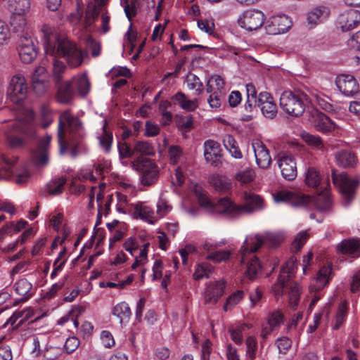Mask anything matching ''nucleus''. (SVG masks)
I'll use <instances>...</instances> for the list:
<instances>
[{
  "mask_svg": "<svg viewBox=\"0 0 360 360\" xmlns=\"http://www.w3.org/2000/svg\"><path fill=\"white\" fill-rule=\"evenodd\" d=\"M305 181L310 187H317L319 185V175L314 168H309L307 170Z\"/></svg>",
  "mask_w": 360,
  "mask_h": 360,
  "instance_id": "obj_46",
  "label": "nucleus"
},
{
  "mask_svg": "<svg viewBox=\"0 0 360 360\" xmlns=\"http://www.w3.org/2000/svg\"><path fill=\"white\" fill-rule=\"evenodd\" d=\"M204 157L207 162L214 167L221 165L220 144L213 140H207L204 143Z\"/></svg>",
  "mask_w": 360,
  "mask_h": 360,
  "instance_id": "obj_16",
  "label": "nucleus"
},
{
  "mask_svg": "<svg viewBox=\"0 0 360 360\" xmlns=\"http://www.w3.org/2000/svg\"><path fill=\"white\" fill-rule=\"evenodd\" d=\"M335 83L338 89L345 96H353L359 91V84L351 75L338 76Z\"/></svg>",
  "mask_w": 360,
  "mask_h": 360,
  "instance_id": "obj_17",
  "label": "nucleus"
},
{
  "mask_svg": "<svg viewBox=\"0 0 360 360\" xmlns=\"http://www.w3.org/2000/svg\"><path fill=\"white\" fill-rule=\"evenodd\" d=\"M186 82L190 89H195L198 95L202 92L203 84L195 75L192 73L188 74L186 78Z\"/></svg>",
  "mask_w": 360,
  "mask_h": 360,
  "instance_id": "obj_41",
  "label": "nucleus"
},
{
  "mask_svg": "<svg viewBox=\"0 0 360 360\" xmlns=\"http://www.w3.org/2000/svg\"><path fill=\"white\" fill-rule=\"evenodd\" d=\"M360 23V12L350 9L341 13L338 18V24L342 32H349Z\"/></svg>",
  "mask_w": 360,
  "mask_h": 360,
  "instance_id": "obj_15",
  "label": "nucleus"
},
{
  "mask_svg": "<svg viewBox=\"0 0 360 360\" xmlns=\"http://www.w3.org/2000/svg\"><path fill=\"white\" fill-rule=\"evenodd\" d=\"M283 322V314L279 311L273 312L268 319V324L273 327H277Z\"/></svg>",
  "mask_w": 360,
  "mask_h": 360,
  "instance_id": "obj_64",
  "label": "nucleus"
},
{
  "mask_svg": "<svg viewBox=\"0 0 360 360\" xmlns=\"http://www.w3.org/2000/svg\"><path fill=\"white\" fill-rule=\"evenodd\" d=\"M262 266L257 257H254L250 261L247 263L246 270L245 272V277L250 281H254L259 272H261Z\"/></svg>",
  "mask_w": 360,
  "mask_h": 360,
  "instance_id": "obj_33",
  "label": "nucleus"
},
{
  "mask_svg": "<svg viewBox=\"0 0 360 360\" xmlns=\"http://www.w3.org/2000/svg\"><path fill=\"white\" fill-rule=\"evenodd\" d=\"M8 4L13 15H24L30 7L29 0H8Z\"/></svg>",
  "mask_w": 360,
  "mask_h": 360,
  "instance_id": "obj_32",
  "label": "nucleus"
},
{
  "mask_svg": "<svg viewBox=\"0 0 360 360\" xmlns=\"http://www.w3.org/2000/svg\"><path fill=\"white\" fill-rule=\"evenodd\" d=\"M11 38V32L6 22L0 20V46L7 44Z\"/></svg>",
  "mask_w": 360,
  "mask_h": 360,
  "instance_id": "obj_48",
  "label": "nucleus"
},
{
  "mask_svg": "<svg viewBox=\"0 0 360 360\" xmlns=\"http://www.w3.org/2000/svg\"><path fill=\"white\" fill-rule=\"evenodd\" d=\"M51 136L46 134L39 139L36 151L33 154L35 162L39 165H44L49 161V148L51 141Z\"/></svg>",
  "mask_w": 360,
  "mask_h": 360,
  "instance_id": "obj_21",
  "label": "nucleus"
},
{
  "mask_svg": "<svg viewBox=\"0 0 360 360\" xmlns=\"http://www.w3.org/2000/svg\"><path fill=\"white\" fill-rule=\"evenodd\" d=\"M211 271L212 267L208 264H198V267L193 274V278L195 280H200L205 276L208 278L209 276L207 271Z\"/></svg>",
  "mask_w": 360,
  "mask_h": 360,
  "instance_id": "obj_57",
  "label": "nucleus"
},
{
  "mask_svg": "<svg viewBox=\"0 0 360 360\" xmlns=\"http://www.w3.org/2000/svg\"><path fill=\"white\" fill-rule=\"evenodd\" d=\"M225 289V282L218 281L207 286L205 292V304H215L219 299L224 295Z\"/></svg>",
  "mask_w": 360,
  "mask_h": 360,
  "instance_id": "obj_22",
  "label": "nucleus"
},
{
  "mask_svg": "<svg viewBox=\"0 0 360 360\" xmlns=\"http://www.w3.org/2000/svg\"><path fill=\"white\" fill-rule=\"evenodd\" d=\"M265 20V15L261 11L249 9L245 11L238 19V25L248 31L260 28Z\"/></svg>",
  "mask_w": 360,
  "mask_h": 360,
  "instance_id": "obj_9",
  "label": "nucleus"
},
{
  "mask_svg": "<svg viewBox=\"0 0 360 360\" xmlns=\"http://www.w3.org/2000/svg\"><path fill=\"white\" fill-rule=\"evenodd\" d=\"M17 49L20 60L25 64L32 63L37 56V48L27 33L20 36Z\"/></svg>",
  "mask_w": 360,
  "mask_h": 360,
  "instance_id": "obj_10",
  "label": "nucleus"
},
{
  "mask_svg": "<svg viewBox=\"0 0 360 360\" xmlns=\"http://www.w3.org/2000/svg\"><path fill=\"white\" fill-rule=\"evenodd\" d=\"M103 129L102 135L98 136L99 144L106 152H109L112 143V134L111 132L106 131L105 126L103 127Z\"/></svg>",
  "mask_w": 360,
  "mask_h": 360,
  "instance_id": "obj_44",
  "label": "nucleus"
},
{
  "mask_svg": "<svg viewBox=\"0 0 360 360\" xmlns=\"http://www.w3.org/2000/svg\"><path fill=\"white\" fill-rule=\"evenodd\" d=\"M278 165L284 179L288 181H292L296 178V162L291 155L286 153L279 154Z\"/></svg>",
  "mask_w": 360,
  "mask_h": 360,
  "instance_id": "obj_13",
  "label": "nucleus"
},
{
  "mask_svg": "<svg viewBox=\"0 0 360 360\" xmlns=\"http://www.w3.org/2000/svg\"><path fill=\"white\" fill-rule=\"evenodd\" d=\"M132 167L141 173V181L144 186L153 184L158 179V169L153 160L148 158H138L131 162Z\"/></svg>",
  "mask_w": 360,
  "mask_h": 360,
  "instance_id": "obj_6",
  "label": "nucleus"
},
{
  "mask_svg": "<svg viewBox=\"0 0 360 360\" xmlns=\"http://www.w3.org/2000/svg\"><path fill=\"white\" fill-rule=\"evenodd\" d=\"M209 183L219 192H226L231 187L230 180L226 176L219 174L211 176L209 178Z\"/></svg>",
  "mask_w": 360,
  "mask_h": 360,
  "instance_id": "obj_30",
  "label": "nucleus"
},
{
  "mask_svg": "<svg viewBox=\"0 0 360 360\" xmlns=\"http://www.w3.org/2000/svg\"><path fill=\"white\" fill-rule=\"evenodd\" d=\"M274 200L276 202H288L293 207L305 206L309 202V197L296 194L289 191H280L274 195Z\"/></svg>",
  "mask_w": 360,
  "mask_h": 360,
  "instance_id": "obj_14",
  "label": "nucleus"
},
{
  "mask_svg": "<svg viewBox=\"0 0 360 360\" xmlns=\"http://www.w3.org/2000/svg\"><path fill=\"white\" fill-rule=\"evenodd\" d=\"M66 183L65 177L52 179L47 184V189L49 195H57L62 193L64 185Z\"/></svg>",
  "mask_w": 360,
  "mask_h": 360,
  "instance_id": "obj_38",
  "label": "nucleus"
},
{
  "mask_svg": "<svg viewBox=\"0 0 360 360\" xmlns=\"http://www.w3.org/2000/svg\"><path fill=\"white\" fill-rule=\"evenodd\" d=\"M194 194L198 199L199 205L207 209L208 211L221 214L226 217V214L221 212L218 210L217 207L221 200V198L217 201L216 204H214L207 196L206 193L202 190V187L196 185L193 190Z\"/></svg>",
  "mask_w": 360,
  "mask_h": 360,
  "instance_id": "obj_23",
  "label": "nucleus"
},
{
  "mask_svg": "<svg viewBox=\"0 0 360 360\" xmlns=\"http://www.w3.org/2000/svg\"><path fill=\"white\" fill-rule=\"evenodd\" d=\"M247 351L246 354L251 360H254L256 356V350L257 344L255 338L250 336L246 340Z\"/></svg>",
  "mask_w": 360,
  "mask_h": 360,
  "instance_id": "obj_54",
  "label": "nucleus"
},
{
  "mask_svg": "<svg viewBox=\"0 0 360 360\" xmlns=\"http://www.w3.org/2000/svg\"><path fill=\"white\" fill-rule=\"evenodd\" d=\"M244 292L242 290H238L236 292L230 295L224 306V311H227L229 309L232 308L236 305L240 300L243 297Z\"/></svg>",
  "mask_w": 360,
  "mask_h": 360,
  "instance_id": "obj_47",
  "label": "nucleus"
},
{
  "mask_svg": "<svg viewBox=\"0 0 360 360\" xmlns=\"http://www.w3.org/2000/svg\"><path fill=\"white\" fill-rule=\"evenodd\" d=\"M296 262V258L291 257L282 266L278 278V282L273 287L276 296L282 295L283 288L288 287L290 277L294 273Z\"/></svg>",
  "mask_w": 360,
  "mask_h": 360,
  "instance_id": "obj_11",
  "label": "nucleus"
},
{
  "mask_svg": "<svg viewBox=\"0 0 360 360\" xmlns=\"http://www.w3.org/2000/svg\"><path fill=\"white\" fill-rule=\"evenodd\" d=\"M257 164L260 168L266 169L271 162L269 150L260 141L256 140L252 143Z\"/></svg>",
  "mask_w": 360,
  "mask_h": 360,
  "instance_id": "obj_19",
  "label": "nucleus"
},
{
  "mask_svg": "<svg viewBox=\"0 0 360 360\" xmlns=\"http://www.w3.org/2000/svg\"><path fill=\"white\" fill-rule=\"evenodd\" d=\"M57 136L60 155L65 154L68 146L70 147V155L73 158L88 151L84 143L83 124L69 110L63 112L59 117Z\"/></svg>",
  "mask_w": 360,
  "mask_h": 360,
  "instance_id": "obj_1",
  "label": "nucleus"
},
{
  "mask_svg": "<svg viewBox=\"0 0 360 360\" xmlns=\"http://www.w3.org/2000/svg\"><path fill=\"white\" fill-rule=\"evenodd\" d=\"M86 44L93 57H97L100 55L101 45L98 42L93 38L89 37L86 41Z\"/></svg>",
  "mask_w": 360,
  "mask_h": 360,
  "instance_id": "obj_60",
  "label": "nucleus"
},
{
  "mask_svg": "<svg viewBox=\"0 0 360 360\" xmlns=\"http://www.w3.org/2000/svg\"><path fill=\"white\" fill-rule=\"evenodd\" d=\"M27 93V85L25 77L21 74L14 75L8 85L7 96L13 103L19 104Z\"/></svg>",
  "mask_w": 360,
  "mask_h": 360,
  "instance_id": "obj_8",
  "label": "nucleus"
},
{
  "mask_svg": "<svg viewBox=\"0 0 360 360\" xmlns=\"http://www.w3.org/2000/svg\"><path fill=\"white\" fill-rule=\"evenodd\" d=\"M118 150L120 158H129L134 154V148L131 149V146L124 141L118 143Z\"/></svg>",
  "mask_w": 360,
  "mask_h": 360,
  "instance_id": "obj_50",
  "label": "nucleus"
},
{
  "mask_svg": "<svg viewBox=\"0 0 360 360\" xmlns=\"http://www.w3.org/2000/svg\"><path fill=\"white\" fill-rule=\"evenodd\" d=\"M42 32L46 54L65 58L72 68H77L82 63V52L70 40L59 37L46 25L43 27Z\"/></svg>",
  "mask_w": 360,
  "mask_h": 360,
  "instance_id": "obj_2",
  "label": "nucleus"
},
{
  "mask_svg": "<svg viewBox=\"0 0 360 360\" xmlns=\"http://www.w3.org/2000/svg\"><path fill=\"white\" fill-rule=\"evenodd\" d=\"M331 274L332 267L330 265L322 266L309 287L311 290L316 292L322 290L329 283Z\"/></svg>",
  "mask_w": 360,
  "mask_h": 360,
  "instance_id": "obj_25",
  "label": "nucleus"
},
{
  "mask_svg": "<svg viewBox=\"0 0 360 360\" xmlns=\"http://www.w3.org/2000/svg\"><path fill=\"white\" fill-rule=\"evenodd\" d=\"M314 124L317 130L328 131L333 129V123L327 115L322 112H318L314 118Z\"/></svg>",
  "mask_w": 360,
  "mask_h": 360,
  "instance_id": "obj_35",
  "label": "nucleus"
},
{
  "mask_svg": "<svg viewBox=\"0 0 360 360\" xmlns=\"http://www.w3.org/2000/svg\"><path fill=\"white\" fill-rule=\"evenodd\" d=\"M32 288V284L26 278L20 279L15 284V290L19 295L22 296V301H26L31 297L30 292Z\"/></svg>",
  "mask_w": 360,
  "mask_h": 360,
  "instance_id": "obj_37",
  "label": "nucleus"
},
{
  "mask_svg": "<svg viewBox=\"0 0 360 360\" xmlns=\"http://www.w3.org/2000/svg\"><path fill=\"white\" fill-rule=\"evenodd\" d=\"M13 129L6 132L9 146L13 148H20L27 143V139H34L36 134L35 127L30 122H15Z\"/></svg>",
  "mask_w": 360,
  "mask_h": 360,
  "instance_id": "obj_4",
  "label": "nucleus"
},
{
  "mask_svg": "<svg viewBox=\"0 0 360 360\" xmlns=\"http://www.w3.org/2000/svg\"><path fill=\"white\" fill-rule=\"evenodd\" d=\"M112 314L120 319V323L122 324L123 321L129 319L131 312L128 304L122 302L113 307Z\"/></svg>",
  "mask_w": 360,
  "mask_h": 360,
  "instance_id": "obj_34",
  "label": "nucleus"
},
{
  "mask_svg": "<svg viewBox=\"0 0 360 360\" xmlns=\"http://www.w3.org/2000/svg\"><path fill=\"white\" fill-rule=\"evenodd\" d=\"M323 13V10L321 7H317L311 10L307 15L308 23L312 26L318 24Z\"/></svg>",
  "mask_w": 360,
  "mask_h": 360,
  "instance_id": "obj_52",
  "label": "nucleus"
},
{
  "mask_svg": "<svg viewBox=\"0 0 360 360\" xmlns=\"http://www.w3.org/2000/svg\"><path fill=\"white\" fill-rule=\"evenodd\" d=\"M11 24L16 32H23L24 28L26 26V20L23 17V15H14Z\"/></svg>",
  "mask_w": 360,
  "mask_h": 360,
  "instance_id": "obj_59",
  "label": "nucleus"
},
{
  "mask_svg": "<svg viewBox=\"0 0 360 360\" xmlns=\"http://www.w3.org/2000/svg\"><path fill=\"white\" fill-rule=\"evenodd\" d=\"M291 27V21L285 15L271 17L265 24L268 34H278L287 32Z\"/></svg>",
  "mask_w": 360,
  "mask_h": 360,
  "instance_id": "obj_12",
  "label": "nucleus"
},
{
  "mask_svg": "<svg viewBox=\"0 0 360 360\" xmlns=\"http://www.w3.org/2000/svg\"><path fill=\"white\" fill-rule=\"evenodd\" d=\"M230 255L231 252L229 250L214 251L207 256V259L215 262H220L229 259Z\"/></svg>",
  "mask_w": 360,
  "mask_h": 360,
  "instance_id": "obj_49",
  "label": "nucleus"
},
{
  "mask_svg": "<svg viewBox=\"0 0 360 360\" xmlns=\"http://www.w3.org/2000/svg\"><path fill=\"white\" fill-rule=\"evenodd\" d=\"M75 94V91L70 80L58 84L57 100L59 103L63 104L70 103L73 99Z\"/></svg>",
  "mask_w": 360,
  "mask_h": 360,
  "instance_id": "obj_27",
  "label": "nucleus"
},
{
  "mask_svg": "<svg viewBox=\"0 0 360 360\" xmlns=\"http://www.w3.org/2000/svg\"><path fill=\"white\" fill-rule=\"evenodd\" d=\"M65 69V65L61 61L54 60L53 67V75L54 80L56 83H59L61 80V75Z\"/></svg>",
  "mask_w": 360,
  "mask_h": 360,
  "instance_id": "obj_55",
  "label": "nucleus"
},
{
  "mask_svg": "<svg viewBox=\"0 0 360 360\" xmlns=\"http://www.w3.org/2000/svg\"><path fill=\"white\" fill-rule=\"evenodd\" d=\"M244 330V326H238L236 328H230L229 332L231 338L233 342L239 344L242 342V332Z\"/></svg>",
  "mask_w": 360,
  "mask_h": 360,
  "instance_id": "obj_63",
  "label": "nucleus"
},
{
  "mask_svg": "<svg viewBox=\"0 0 360 360\" xmlns=\"http://www.w3.org/2000/svg\"><path fill=\"white\" fill-rule=\"evenodd\" d=\"M303 139L309 146L314 147L316 149L321 151L325 150L323 142L319 136L306 134L303 136Z\"/></svg>",
  "mask_w": 360,
  "mask_h": 360,
  "instance_id": "obj_42",
  "label": "nucleus"
},
{
  "mask_svg": "<svg viewBox=\"0 0 360 360\" xmlns=\"http://www.w3.org/2000/svg\"><path fill=\"white\" fill-rule=\"evenodd\" d=\"M308 238L309 235L307 231L299 233L292 243L291 250L294 252L300 251Z\"/></svg>",
  "mask_w": 360,
  "mask_h": 360,
  "instance_id": "obj_43",
  "label": "nucleus"
},
{
  "mask_svg": "<svg viewBox=\"0 0 360 360\" xmlns=\"http://www.w3.org/2000/svg\"><path fill=\"white\" fill-rule=\"evenodd\" d=\"M176 123L179 128L188 131L193 127V119L191 115L181 116Z\"/></svg>",
  "mask_w": 360,
  "mask_h": 360,
  "instance_id": "obj_56",
  "label": "nucleus"
},
{
  "mask_svg": "<svg viewBox=\"0 0 360 360\" xmlns=\"http://www.w3.org/2000/svg\"><path fill=\"white\" fill-rule=\"evenodd\" d=\"M332 180L334 185L339 188L342 197L346 200V204H349L359 182L357 180L350 179L345 172L337 174L335 171H333L332 173Z\"/></svg>",
  "mask_w": 360,
  "mask_h": 360,
  "instance_id": "obj_7",
  "label": "nucleus"
},
{
  "mask_svg": "<svg viewBox=\"0 0 360 360\" xmlns=\"http://www.w3.org/2000/svg\"><path fill=\"white\" fill-rule=\"evenodd\" d=\"M277 346L280 353L285 354L290 348L292 341L286 337L278 338L276 340Z\"/></svg>",
  "mask_w": 360,
  "mask_h": 360,
  "instance_id": "obj_61",
  "label": "nucleus"
},
{
  "mask_svg": "<svg viewBox=\"0 0 360 360\" xmlns=\"http://www.w3.org/2000/svg\"><path fill=\"white\" fill-rule=\"evenodd\" d=\"M316 207L321 212H330L332 207V200L328 193L318 195L314 199Z\"/></svg>",
  "mask_w": 360,
  "mask_h": 360,
  "instance_id": "obj_36",
  "label": "nucleus"
},
{
  "mask_svg": "<svg viewBox=\"0 0 360 360\" xmlns=\"http://www.w3.org/2000/svg\"><path fill=\"white\" fill-rule=\"evenodd\" d=\"M258 106L264 117L273 119L277 114V106L274 103L271 95L266 92L262 91L258 96Z\"/></svg>",
  "mask_w": 360,
  "mask_h": 360,
  "instance_id": "obj_18",
  "label": "nucleus"
},
{
  "mask_svg": "<svg viewBox=\"0 0 360 360\" xmlns=\"http://www.w3.org/2000/svg\"><path fill=\"white\" fill-rule=\"evenodd\" d=\"M257 103L258 104L257 100H250L247 99L243 109L241 110V120L243 121L249 122L252 120L253 115L252 112L256 108Z\"/></svg>",
  "mask_w": 360,
  "mask_h": 360,
  "instance_id": "obj_39",
  "label": "nucleus"
},
{
  "mask_svg": "<svg viewBox=\"0 0 360 360\" xmlns=\"http://www.w3.org/2000/svg\"><path fill=\"white\" fill-rule=\"evenodd\" d=\"M263 238L264 243L270 247L276 246L281 241V238L278 235L272 233H266Z\"/></svg>",
  "mask_w": 360,
  "mask_h": 360,
  "instance_id": "obj_58",
  "label": "nucleus"
},
{
  "mask_svg": "<svg viewBox=\"0 0 360 360\" xmlns=\"http://www.w3.org/2000/svg\"><path fill=\"white\" fill-rule=\"evenodd\" d=\"M337 250L352 257L360 256V240L356 238L345 239L337 245Z\"/></svg>",
  "mask_w": 360,
  "mask_h": 360,
  "instance_id": "obj_24",
  "label": "nucleus"
},
{
  "mask_svg": "<svg viewBox=\"0 0 360 360\" xmlns=\"http://www.w3.org/2000/svg\"><path fill=\"white\" fill-rule=\"evenodd\" d=\"M49 85L45 69L42 67L36 68L32 76V88L34 92L38 96H41L46 91Z\"/></svg>",
  "mask_w": 360,
  "mask_h": 360,
  "instance_id": "obj_20",
  "label": "nucleus"
},
{
  "mask_svg": "<svg viewBox=\"0 0 360 360\" xmlns=\"http://www.w3.org/2000/svg\"><path fill=\"white\" fill-rule=\"evenodd\" d=\"M264 243L263 236L255 235L253 237L247 238L243 245L240 248L243 255V262H244V255L247 252H257Z\"/></svg>",
  "mask_w": 360,
  "mask_h": 360,
  "instance_id": "obj_28",
  "label": "nucleus"
},
{
  "mask_svg": "<svg viewBox=\"0 0 360 360\" xmlns=\"http://www.w3.org/2000/svg\"><path fill=\"white\" fill-rule=\"evenodd\" d=\"M300 292L298 284L295 283L293 285L290 286L289 301L292 307L295 308L297 307L300 299Z\"/></svg>",
  "mask_w": 360,
  "mask_h": 360,
  "instance_id": "obj_51",
  "label": "nucleus"
},
{
  "mask_svg": "<svg viewBox=\"0 0 360 360\" xmlns=\"http://www.w3.org/2000/svg\"><path fill=\"white\" fill-rule=\"evenodd\" d=\"M79 345V340L75 337H71L66 340L64 345V348L67 353L70 354L78 347Z\"/></svg>",
  "mask_w": 360,
  "mask_h": 360,
  "instance_id": "obj_62",
  "label": "nucleus"
},
{
  "mask_svg": "<svg viewBox=\"0 0 360 360\" xmlns=\"http://www.w3.org/2000/svg\"><path fill=\"white\" fill-rule=\"evenodd\" d=\"M335 158L338 166L344 168L354 167L357 162L355 154L349 150H340L335 153Z\"/></svg>",
  "mask_w": 360,
  "mask_h": 360,
  "instance_id": "obj_26",
  "label": "nucleus"
},
{
  "mask_svg": "<svg viewBox=\"0 0 360 360\" xmlns=\"http://www.w3.org/2000/svg\"><path fill=\"white\" fill-rule=\"evenodd\" d=\"M172 100L175 104L179 105L182 109L187 111H193L198 107V100L196 98L189 100L187 98L186 94L181 91H179L174 94Z\"/></svg>",
  "mask_w": 360,
  "mask_h": 360,
  "instance_id": "obj_29",
  "label": "nucleus"
},
{
  "mask_svg": "<svg viewBox=\"0 0 360 360\" xmlns=\"http://www.w3.org/2000/svg\"><path fill=\"white\" fill-rule=\"evenodd\" d=\"M134 153H139L143 155H153L155 153L154 147L150 143L143 141H137L134 144Z\"/></svg>",
  "mask_w": 360,
  "mask_h": 360,
  "instance_id": "obj_40",
  "label": "nucleus"
},
{
  "mask_svg": "<svg viewBox=\"0 0 360 360\" xmlns=\"http://www.w3.org/2000/svg\"><path fill=\"white\" fill-rule=\"evenodd\" d=\"M306 95L300 91H285L280 98V106L287 114L301 116L305 110L304 100Z\"/></svg>",
  "mask_w": 360,
  "mask_h": 360,
  "instance_id": "obj_5",
  "label": "nucleus"
},
{
  "mask_svg": "<svg viewBox=\"0 0 360 360\" xmlns=\"http://www.w3.org/2000/svg\"><path fill=\"white\" fill-rule=\"evenodd\" d=\"M264 207V200L259 195L245 193L244 205L235 204L229 198H221L217 209L219 212L226 214V217L233 219L247 213L250 214Z\"/></svg>",
  "mask_w": 360,
  "mask_h": 360,
  "instance_id": "obj_3",
  "label": "nucleus"
},
{
  "mask_svg": "<svg viewBox=\"0 0 360 360\" xmlns=\"http://www.w3.org/2000/svg\"><path fill=\"white\" fill-rule=\"evenodd\" d=\"M254 179V172L251 169L240 171L236 174V179L243 184H248Z\"/></svg>",
  "mask_w": 360,
  "mask_h": 360,
  "instance_id": "obj_53",
  "label": "nucleus"
},
{
  "mask_svg": "<svg viewBox=\"0 0 360 360\" xmlns=\"http://www.w3.org/2000/svg\"><path fill=\"white\" fill-rule=\"evenodd\" d=\"M70 82L82 96H86L90 89V82L85 74L73 77Z\"/></svg>",
  "mask_w": 360,
  "mask_h": 360,
  "instance_id": "obj_31",
  "label": "nucleus"
},
{
  "mask_svg": "<svg viewBox=\"0 0 360 360\" xmlns=\"http://www.w3.org/2000/svg\"><path fill=\"white\" fill-rule=\"evenodd\" d=\"M103 6H98L96 3L95 5L90 8L89 7L86 11L85 23L87 26H90L98 18L100 11L98 8Z\"/></svg>",
  "mask_w": 360,
  "mask_h": 360,
  "instance_id": "obj_45",
  "label": "nucleus"
}]
</instances>
